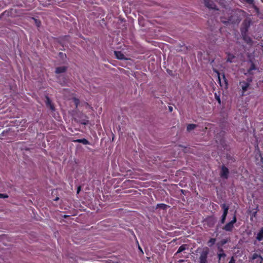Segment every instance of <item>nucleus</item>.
I'll list each match as a JSON object with an SVG mask.
<instances>
[{
	"label": "nucleus",
	"mask_w": 263,
	"mask_h": 263,
	"mask_svg": "<svg viewBox=\"0 0 263 263\" xmlns=\"http://www.w3.org/2000/svg\"><path fill=\"white\" fill-rule=\"evenodd\" d=\"M75 142L81 143L84 145L88 144L89 141L86 139H77L74 141Z\"/></svg>",
	"instance_id": "12"
},
{
	"label": "nucleus",
	"mask_w": 263,
	"mask_h": 263,
	"mask_svg": "<svg viewBox=\"0 0 263 263\" xmlns=\"http://www.w3.org/2000/svg\"><path fill=\"white\" fill-rule=\"evenodd\" d=\"M222 80L223 81V82L224 83V84H226V86H227V84H228V82H227V80L225 77V76L224 74H222Z\"/></svg>",
	"instance_id": "25"
},
{
	"label": "nucleus",
	"mask_w": 263,
	"mask_h": 263,
	"mask_svg": "<svg viewBox=\"0 0 263 263\" xmlns=\"http://www.w3.org/2000/svg\"><path fill=\"white\" fill-rule=\"evenodd\" d=\"M157 206V208H161L164 209L166 205L164 204H158Z\"/></svg>",
	"instance_id": "26"
},
{
	"label": "nucleus",
	"mask_w": 263,
	"mask_h": 263,
	"mask_svg": "<svg viewBox=\"0 0 263 263\" xmlns=\"http://www.w3.org/2000/svg\"><path fill=\"white\" fill-rule=\"evenodd\" d=\"M242 2H247L248 4H252L253 0H240Z\"/></svg>",
	"instance_id": "28"
},
{
	"label": "nucleus",
	"mask_w": 263,
	"mask_h": 263,
	"mask_svg": "<svg viewBox=\"0 0 263 263\" xmlns=\"http://www.w3.org/2000/svg\"><path fill=\"white\" fill-rule=\"evenodd\" d=\"M8 197V196L7 194H0V198H6Z\"/></svg>",
	"instance_id": "27"
},
{
	"label": "nucleus",
	"mask_w": 263,
	"mask_h": 263,
	"mask_svg": "<svg viewBox=\"0 0 263 263\" xmlns=\"http://www.w3.org/2000/svg\"><path fill=\"white\" fill-rule=\"evenodd\" d=\"M240 85L242 90V95H243V93L245 91H246L250 85L249 82H246L245 81L240 82Z\"/></svg>",
	"instance_id": "4"
},
{
	"label": "nucleus",
	"mask_w": 263,
	"mask_h": 263,
	"mask_svg": "<svg viewBox=\"0 0 263 263\" xmlns=\"http://www.w3.org/2000/svg\"><path fill=\"white\" fill-rule=\"evenodd\" d=\"M35 23H36V25L39 27L40 25V22H37L36 20H35Z\"/></svg>",
	"instance_id": "36"
},
{
	"label": "nucleus",
	"mask_w": 263,
	"mask_h": 263,
	"mask_svg": "<svg viewBox=\"0 0 263 263\" xmlns=\"http://www.w3.org/2000/svg\"><path fill=\"white\" fill-rule=\"evenodd\" d=\"M215 241L216 239L215 238H211L208 243L210 246H211L215 243Z\"/></svg>",
	"instance_id": "19"
},
{
	"label": "nucleus",
	"mask_w": 263,
	"mask_h": 263,
	"mask_svg": "<svg viewBox=\"0 0 263 263\" xmlns=\"http://www.w3.org/2000/svg\"><path fill=\"white\" fill-rule=\"evenodd\" d=\"M46 104L47 105H49L50 104H51V100H50V99L48 97H46Z\"/></svg>",
	"instance_id": "24"
},
{
	"label": "nucleus",
	"mask_w": 263,
	"mask_h": 263,
	"mask_svg": "<svg viewBox=\"0 0 263 263\" xmlns=\"http://www.w3.org/2000/svg\"><path fill=\"white\" fill-rule=\"evenodd\" d=\"M115 55L116 57L119 60H124L126 59L125 57V55L122 53L121 51H115L114 52Z\"/></svg>",
	"instance_id": "8"
},
{
	"label": "nucleus",
	"mask_w": 263,
	"mask_h": 263,
	"mask_svg": "<svg viewBox=\"0 0 263 263\" xmlns=\"http://www.w3.org/2000/svg\"><path fill=\"white\" fill-rule=\"evenodd\" d=\"M229 175V170L225 166H222L220 173V176L224 178H227Z\"/></svg>",
	"instance_id": "5"
},
{
	"label": "nucleus",
	"mask_w": 263,
	"mask_h": 263,
	"mask_svg": "<svg viewBox=\"0 0 263 263\" xmlns=\"http://www.w3.org/2000/svg\"><path fill=\"white\" fill-rule=\"evenodd\" d=\"M221 253H218V258H219V260H220L221 258H222V257H223V258H224V257H226V254H224V253H223L222 250H221Z\"/></svg>",
	"instance_id": "20"
},
{
	"label": "nucleus",
	"mask_w": 263,
	"mask_h": 263,
	"mask_svg": "<svg viewBox=\"0 0 263 263\" xmlns=\"http://www.w3.org/2000/svg\"><path fill=\"white\" fill-rule=\"evenodd\" d=\"M229 263H235V259L234 258V257H232L231 258V259H230V260Z\"/></svg>",
	"instance_id": "29"
},
{
	"label": "nucleus",
	"mask_w": 263,
	"mask_h": 263,
	"mask_svg": "<svg viewBox=\"0 0 263 263\" xmlns=\"http://www.w3.org/2000/svg\"><path fill=\"white\" fill-rule=\"evenodd\" d=\"M259 256L260 255H258L257 254L254 253L252 255V259L254 260V259H256L257 258H259Z\"/></svg>",
	"instance_id": "23"
},
{
	"label": "nucleus",
	"mask_w": 263,
	"mask_h": 263,
	"mask_svg": "<svg viewBox=\"0 0 263 263\" xmlns=\"http://www.w3.org/2000/svg\"><path fill=\"white\" fill-rule=\"evenodd\" d=\"M241 34L243 36V39L244 41L247 43L251 44L252 43V41L251 39L246 34V33H241Z\"/></svg>",
	"instance_id": "9"
},
{
	"label": "nucleus",
	"mask_w": 263,
	"mask_h": 263,
	"mask_svg": "<svg viewBox=\"0 0 263 263\" xmlns=\"http://www.w3.org/2000/svg\"><path fill=\"white\" fill-rule=\"evenodd\" d=\"M251 21L249 19H246L243 23V27L241 28V33H246L248 31V28L250 26Z\"/></svg>",
	"instance_id": "3"
},
{
	"label": "nucleus",
	"mask_w": 263,
	"mask_h": 263,
	"mask_svg": "<svg viewBox=\"0 0 263 263\" xmlns=\"http://www.w3.org/2000/svg\"><path fill=\"white\" fill-rule=\"evenodd\" d=\"M223 23H235L236 22H234V21H232V18H229L227 21H222Z\"/></svg>",
	"instance_id": "22"
},
{
	"label": "nucleus",
	"mask_w": 263,
	"mask_h": 263,
	"mask_svg": "<svg viewBox=\"0 0 263 263\" xmlns=\"http://www.w3.org/2000/svg\"><path fill=\"white\" fill-rule=\"evenodd\" d=\"M255 69V67L254 65L253 64H252L251 67H250V68L248 70V73H249V74H252V70H254Z\"/></svg>",
	"instance_id": "18"
},
{
	"label": "nucleus",
	"mask_w": 263,
	"mask_h": 263,
	"mask_svg": "<svg viewBox=\"0 0 263 263\" xmlns=\"http://www.w3.org/2000/svg\"><path fill=\"white\" fill-rule=\"evenodd\" d=\"M256 239L258 241L263 240V228L259 231L256 237Z\"/></svg>",
	"instance_id": "10"
},
{
	"label": "nucleus",
	"mask_w": 263,
	"mask_h": 263,
	"mask_svg": "<svg viewBox=\"0 0 263 263\" xmlns=\"http://www.w3.org/2000/svg\"><path fill=\"white\" fill-rule=\"evenodd\" d=\"M252 80L251 79H248V82L250 84V82H251Z\"/></svg>",
	"instance_id": "38"
},
{
	"label": "nucleus",
	"mask_w": 263,
	"mask_h": 263,
	"mask_svg": "<svg viewBox=\"0 0 263 263\" xmlns=\"http://www.w3.org/2000/svg\"><path fill=\"white\" fill-rule=\"evenodd\" d=\"M60 77H61V76H58L57 77V78L58 79V81H59V82L61 84V85H65L66 84V82H67V80H66V79L65 78V77H63L62 79H63V80L62 81L60 79Z\"/></svg>",
	"instance_id": "13"
},
{
	"label": "nucleus",
	"mask_w": 263,
	"mask_h": 263,
	"mask_svg": "<svg viewBox=\"0 0 263 263\" xmlns=\"http://www.w3.org/2000/svg\"><path fill=\"white\" fill-rule=\"evenodd\" d=\"M218 80H219V82L220 83V85L221 86H222V84H221V78H220V77L219 76V74H218Z\"/></svg>",
	"instance_id": "34"
},
{
	"label": "nucleus",
	"mask_w": 263,
	"mask_h": 263,
	"mask_svg": "<svg viewBox=\"0 0 263 263\" xmlns=\"http://www.w3.org/2000/svg\"><path fill=\"white\" fill-rule=\"evenodd\" d=\"M235 58V57L232 55V54H228V58H227V61L228 62H233V59Z\"/></svg>",
	"instance_id": "17"
},
{
	"label": "nucleus",
	"mask_w": 263,
	"mask_h": 263,
	"mask_svg": "<svg viewBox=\"0 0 263 263\" xmlns=\"http://www.w3.org/2000/svg\"><path fill=\"white\" fill-rule=\"evenodd\" d=\"M80 191H81V187H80V186H79V187H78V190H77V194H79V192H80Z\"/></svg>",
	"instance_id": "35"
},
{
	"label": "nucleus",
	"mask_w": 263,
	"mask_h": 263,
	"mask_svg": "<svg viewBox=\"0 0 263 263\" xmlns=\"http://www.w3.org/2000/svg\"><path fill=\"white\" fill-rule=\"evenodd\" d=\"M196 126L197 125L196 124H190L187 126V130L190 132L195 129Z\"/></svg>",
	"instance_id": "15"
},
{
	"label": "nucleus",
	"mask_w": 263,
	"mask_h": 263,
	"mask_svg": "<svg viewBox=\"0 0 263 263\" xmlns=\"http://www.w3.org/2000/svg\"><path fill=\"white\" fill-rule=\"evenodd\" d=\"M67 70V67L66 66H61L56 68L55 72L56 74H61L64 73Z\"/></svg>",
	"instance_id": "6"
},
{
	"label": "nucleus",
	"mask_w": 263,
	"mask_h": 263,
	"mask_svg": "<svg viewBox=\"0 0 263 263\" xmlns=\"http://www.w3.org/2000/svg\"><path fill=\"white\" fill-rule=\"evenodd\" d=\"M204 4L209 9H216V6L215 5L211 2H210V0H204Z\"/></svg>",
	"instance_id": "7"
},
{
	"label": "nucleus",
	"mask_w": 263,
	"mask_h": 263,
	"mask_svg": "<svg viewBox=\"0 0 263 263\" xmlns=\"http://www.w3.org/2000/svg\"><path fill=\"white\" fill-rule=\"evenodd\" d=\"M221 206L222 209L223 210V213L222 215L227 216V214L228 213V210L229 209V206L226 205V204H221Z\"/></svg>",
	"instance_id": "11"
},
{
	"label": "nucleus",
	"mask_w": 263,
	"mask_h": 263,
	"mask_svg": "<svg viewBox=\"0 0 263 263\" xmlns=\"http://www.w3.org/2000/svg\"><path fill=\"white\" fill-rule=\"evenodd\" d=\"M74 103H75L76 106L77 107L78 104L79 103V100L78 99H74Z\"/></svg>",
	"instance_id": "31"
},
{
	"label": "nucleus",
	"mask_w": 263,
	"mask_h": 263,
	"mask_svg": "<svg viewBox=\"0 0 263 263\" xmlns=\"http://www.w3.org/2000/svg\"><path fill=\"white\" fill-rule=\"evenodd\" d=\"M48 106L50 107V108L52 110H54V107L53 106V105L51 104H50L48 105Z\"/></svg>",
	"instance_id": "30"
},
{
	"label": "nucleus",
	"mask_w": 263,
	"mask_h": 263,
	"mask_svg": "<svg viewBox=\"0 0 263 263\" xmlns=\"http://www.w3.org/2000/svg\"><path fill=\"white\" fill-rule=\"evenodd\" d=\"M169 110L170 111H172L173 110V107L171 106L169 107Z\"/></svg>",
	"instance_id": "37"
},
{
	"label": "nucleus",
	"mask_w": 263,
	"mask_h": 263,
	"mask_svg": "<svg viewBox=\"0 0 263 263\" xmlns=\"http://www.w3.org/2000/svg\"><path fill=\"white\" fill-rule=\"evenodd\" d=\"M227 216L222 215L221 218L220 222L221 223H224L226 219Z\"/></svg>",
	"instance_id": "21"
},
{
	"label": "nucleus",
	"mask_w": 263,
	"mask_h": 263,
	"mask_svg": "<svg viewBox=\"0 0 263 263\" xmlns=\"http://www.w3.org/2000/svg\"><path fill=\"white\" fill-rule=\"evenodd\" d=\"M236 217L235 215L233 219L223 227L222 229L228 232H231L234 228V224L236 222Z\"/></svg>",
	"instance_id": "2"
},
{
	"label": "nucleus",
	"mask_w": 263,
	"mask_h": 263,
	"mask_svg": "<svg viewBox=\"0 0 263 263\" xmlns=\"http://www.w3.org/2000/svg\"><path fill=\"white\" fill-rule=\"evenodd\" d=\"M186 248H187V246H186V245H183L181 246L179 248V249H178V250L177 252H176V254H178V253H180V252H183V251H184Z\"/></svg>",
	"instance_id": "14"
},
{
	"label": "nucleus",
	"mask_w": 263,
	"mask_h": 263,
	"mask_svg": "<svg viewBox=\"0 0 263 263\" xmlns=\"http://www.w3.org/2000/svg\"><path fill=\"white\" fill-rule=\"evenodd\" d=\"M258 258L259 259V262L262 263L263 258L260 255Z\"/></svg>",
	"instance_id": "32"
},
{
	"label": "nucleus",
	"mask_w": 263,
	"mask_h": 263,
	"mask_svg": "<svg viewBox=\"0 0 263 263\" xmlns=\"http://www.w3.org/2000/svg\"><path fill=\"white\" fill-rule=\"evenodd\" d=\"M215 97H216V98L217 100L220 103V99L219 97L218 96H217V95L216 94H215Z\"/></svg>",
	"instance_id": "33"
},
{
	"label": "nucleus",
	"mask_w": 263,
	"mask_h": 263,
	"mask_svg": "<svg viewBox=\"0 0 263 263\" xmlns=\"http://www.w3.org/2000/svg\"><path fill=\"white\" fill-rule=\"evenodd\" d=\"M80 121L83 124H87L88 123V120L87 119V118L85 116L83 115V118Z\"/></svg>",
	"instance_id": "16"
},
{
	"label": "nucleus",
	"mask_w": 263,
	"mask_h": 263,
	"mask_svg": "<svg viewBox=\"0 0 263 263\" xmlns=\"http://www.w3.org/2000/svg\"><path fill=\"white\" fill-rule=\"evenodd\" d=\"M209 253V249L208 248H203L200 253L199 258V263H208V255Z\"/></svg>",
	"instance_id": "1"
}]
</instances>
